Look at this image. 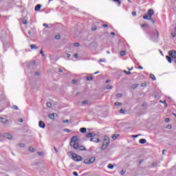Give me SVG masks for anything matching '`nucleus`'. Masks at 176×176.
I'll list each match as a JSON object with an SVG mask.
<instances>
[{
	"mask_svg": "<svg viewBox=\"0 0 176 176\" xmlns=\"http://www.w3.org/2000/svg\"><path fill=\"white\" fill-rule=\"evenodd\" d=\"M70 146L74 149H78V151H86V148L83 146H79V138L78 136H74L71 139Z\"/></svg>",
	"mask_w": 176,
	"mask_h": 176,
	"instance_id": "obj_1",
	"label": "nucleus"
},
{
	"mask_svg": "<svg viewBox=\"0 0 176 176\" xmlns=\"http://www.w3.org/2000/svg\"><path fill=\"white\" fill-rule=\"evenodd\" d=\"M155 14V11L153 10H148L146 14H144L143 16L144 20H149L150 21H152L153 24H155V20L152 17Z\"/></svg>",
	"mask_w": 176,
	"mask_h": 176,
	"instance_id": "obj_2",
	"label": "nucleus"
},
{
	"mask_svg": "<svg viewBox=\"0 0 176 176\" xmlns=\"http://www.w3.org/2000/svg\"><path fill=\"white\" fill-rule=\"evenodd\" d=\"M168 56H166V58L167 60V61L168 63H170V64H171V63H173L172 60H175L176 59V51L175 50H170L168 52Z\"/></svg>",
	"mask_w": 176,
	"mask_h": 176,
	"instance_id": "obj_3",
	"label": "nucleus"
},
{
	"mask_svg": "<svg viewBox=\"0 0 176 176\" xmlns=\"http://www.w3.org/2000/svg\"><path fill=\"white\" fill-rule=\"evenodd\" d=\"M109 138L105 136L104 139V142L103 144L101 146V151H105V149H107V148H108L109 145Z\"/></svg>",
	"mask_w": 176,
	"mask_h": 176,
	"instance_id": "obj_4",
	"label": "nucleus"
},
{
	"mask_svg": "<svg viewBox=\"0 0 176 176\" xmlns=\"http://www.w3.org/2000/svg\"><path fill=\"white\" fill-rule=\"evenodd\" d=\"M72 159H73L74 162H82V160H83V158L80 157V155L74 153H72Z\"/></svg>",
	"mask_w": 176,
	"mask_h": 176,
	"instance_id": "obj_5",
	"label": "nucleus"
},
{
	"mask_svg": "<svg viewBox=\"0 0 176 176\" xmlns=\"http://www.w3.org/2000/svg\"><path fill=\"white\" fill-rule=\"evenodd\" d=\"M96 162V157H92L90 159H85L84 160L85 164H93Z\"/></svg>",
	"mask_w": 176,
	"mask_h": 176,
	"instance_id": "obj_6",
	"label": "nucleus"
},
{
	"mask_svg": "<svg viewBox=\"0 0 176 176\" xmlns=\"http://www.w3.org/2000/svg\"><path fill=\"white\" fill-rule=\"evenodd\" d=\"M3 137L4 138H7V140H13V135L8 133H4Z\"/></svg>",
	"mask_w": 176,
	"mask_h": 176,
	"instance_id": "obj_7",
	"label": "nucleus"
},
{
	"mask_svg": "<svg viewBox=\"0 0 176 176\" xmlns=\"http://www.w3.org/2000/svg\"><path fill=\"white\" fill-rule=\"evenodd\" d=\"M90 141L91 142H95L96 144H98L99 142H100V139L97 138H91L90 139Z\"/></svg>",
	"mask_w": 176,
	"mask_h": 176,
	"instance_id": "obj_8",
	"label": "nucleus"
},
{
	"mask_svg": "<svg viewBox=\"0 0 176 176\" xmlns=\"http://www.w3.org/2000/svg\"><path fill=\"white\" fill-rule=\"evenodd\" d=\"M38 127H40L41 129H45V127H46V124H45V122H43V121H39Z\"/></svg>",
	"mask_w": 176,
	"mask_h": 176,
	"instance_id": "obj_9",
	"label": "nucleus"
},
{
	"mask_svg": "<svg viewBox=\"0 0 176 176\" xmlns=\"http://www.w3.org/2000/svg\"><path fill=\"white\" fill-rule=\"evenodd\" d=\"M86 137H87V138H93V137H96V133H89L86 135Z\"/></svg>",
	"mask_w": 176,
	"mask_h": 176,
	"instance_id": "obj_10",
	"label": "nucleus"
},
{
	"mask_svg": "<svg viewBox=\"0 0 176 176\" xmlns=\"http://www.w3.org/2000/svg\"><path fill=\"white\" fill-rule=\"evenodd\" d=\"M0 123H3V124H5V123H8V120L5 118H0Z\"/></svg>",
	"mask_w": 176,
	"mask_h": 176,
	"instance_id": "obj_11",
	"label": "nucleus"
},
{
	"mask_svg": "<svg viewBox=\"0 0 176 176\" xmlns=\"http://www.w3.org/2000/svg\"><path fill=\"white\" fill-rule=\"evenodd\" d=\"M41 8H42V6L41 4H38L36 6L34 10L36 12H39V10H41Z\"/></svg>",
	"mask_w": 176,
	"mask_h": 176,
	"instance_id": "obj_12",
	"label": "nucleus"
},
{
	"mask_svg": "<svg viewBox=\"0 0 176 176\" xmlns=\"http://www.w3.org/2000/svg\"><path fill=\"white\" fill-rule=\"evenodd\" d=\"M87 131V129H86V128H81L80 129V133H82V134L86 133V131Z\"/></svg>",
	"mask_w": 176,
	"mask_h": 176,
	"instance_id": "obj_13",
	"label": "nucleus"
},
{
	"mask_svg": "<svg viewBox=\"0 0 176 176\" xmlns=\"http://www.w3.org/2000/svg\"><path fill=\"white\" fill-rule=\"evenodd\" d=\"M30 47H31L32 50H36V49H38V47L35 44L31 45Z\"/></svg>",
	"mask_w": 176,
	"mask_h": 176,
	"instance_id": "obj_14",
	"label": "nucleus"
},
{
	"mask_svg": "<svg viewBox=\"0 0 176 176\" xmlns=\"http://www.w3.org/2000/svg\"><path fill=\"white\" fill-rule=\"evenodd\" d=\"M139 142H140V144H146V140H145V139H140Z\"/></svg>",
	"mask_w": 176,
	"mask_h": 176,
	"instance_id": "obj_15",
	"label": "nucleus"
},
{
	"mask_svg": "<svg viewBox=\"0 0 176 176\" xmlns=\"http://www.w3.org/2000/svg\"><path fill=\"white\" fill-rule=\"evenodd\" d=\"M113 1V2H116V3H117V5L118 6H120V4L122 3V2L120 1V0H112Z\"/></svg>",
	"mask_w": 176,
	"mask_h": 176,
	"instance_id": "obj_16",
	"label": "nucleus"
},
{
	"mask_svg": "<svg viewBox=\"0 0 176 176\" xmlns=\"http://www.w3.org/2000/svg\"><path fill=\"white\" fill-rule=\"evenodd\" d=\"M150 78L151 79H152L153 80H156V77L155 76V75L151 74H150Z\"/></svg>",
	"mask_w": 176,
	"mask_h": 176,
	"instance_id": "obj_17",
	"label": "nucleus"
},
{
	"mask_svg": "<svg viewBox=\"0 0 176 176\" xmlns=\"http://www.w3.org/2000/svg\"><path fill=\"white\" fill-rule=\"evenodd\" d=\"M22 23L23 24L27 25L28 23V22L27 21V19L25 18H23L22 19Z\"/></svg>",
	"mask_w": 176,
	"mask_h": 176,
	"instance_id": "obj_18",
	"label": "nucleus"
},
{
	"mask_svg": "<svg viewBox=\"0 0 176 176\" xmlns=\"http://www.w3.org/2000/svg\"><path fill=\"white\" fill-rule=\"evenodd\" d=\"M82 105H87L89 104V101L87 100H84L81 102Z\"/></svg>",
	"mask_w": 176,
	"mask_h": 176,
	"instance_id": "obj_19",
	"label": "nucleus"
},
{
	"mask_svg": "<svg viewBox=\"0 0 176 176\" xmlns=\"http://www.w3.org/2000/svg\"><path fill=\"white\" fill-rule=\"evenodd\" d=\"M19 148H24L25 146V144L24 143H19Z\"/></svg>",
	"mask_w": 176,
	"mask_h": 176,
	"instance_id": "obj_20",
	"label": "nucleus"
},
{
	"mask_svg": "<svg viewBox=\"0 0 176 176\" xmlns=\"http://www.w3.org/2000/svg\"><path fill=\"white\" fill-rule=\"evenodd\" d=\"M118 137H119V135L114 134V135L112 136V138H113V140H117V139H118Z\"/></svg>",
	"mask_w": 176,
	"mask_h": 176,
	"instance_id": "obj_21",
	"label": "nucleus"
},
{
	"mask_svg": "<svg viewBox=\"0 0 176 176\" xmlns=\"http://www.w3.org/2000/svg\"><path fill=\"white\" fill-rule=\"evenodd\" d=\"M115 105L116 107H120V105H122V103L120 102H117L115 103Z\"/></svg>",
	"mask_w": 176,
	"mask_h": 176,
	"instance_id": "obj_22",
	"label": "nucleus"
},
{
	"mask_svg": "<svg viewBox=\"0 0 176 176\" xmlns=\"http://www.w3.org/2000/svg\"><path fill=\"white\" fill-rule=\"evenodd\" d=\"M138 87V84H133L132 85V89H137Z\"/></svg>",
	"mask_w": 176,
	"mask_h": 176,
	"instance_id": "obj_23",
	"label": "nucleus"
},
{
	"mask_svg": "<svg viewBox=\"0 0 176 176\" xmlns=\"http://www.w3.org/2000/svg\"><path fill=\"white\" fill-rule=\"evenodd\" d=\"M107 167L108 168H110V170H112V168H113V165L112 164H109Z\"/></svg>",
	"mask_w": 176,
	"mask_h": 176,
	"instance_id": "obj_24",
	"label": "nucleus"
},
{
	"mask_svg": "<svg viewBox=\"0 0 176 176\" xmlns=\"http://www.w3.org/2000/svg\"><path fill=\"white\" fill-rule=\"evenodd\" d=\"M120 113H122V114H124L126 113V110L123 109H121L120 110Z\"/></svg>",
	"mask_w": 176,
	"mask_h": 176,
	"instance_id": "obj_25",
	"label": "nucleus"
},
{
	"mask_svg": "<svg viewBox=\"0 0 176 176\" xmlns=\"http://www.w3.org/2000/svg\"><path fill=\"white\" fill-rule=\"evenodd\" d=\"M49 118H50V119H54V113L50 114Z\"/></svg>",
	"mask_w": 176,
	"mask_h": 176,
	"instance_id": "obj_26",
	"label": "nucleus"
},
{
	"mask_svg": "<svg viewBox=\"0 0 176 176\" xmlns=\"http://www.w3.org/2000/svg\"><path fill=\"white\" fill-rule=\"evenodd\" d=\"M120 174L121 175H124V174H126V170H122V171L120 172Z\"/></svg>",
	"mask_w": 176,
	"mask_h": 176,
	"instance_id": "obj_27",
	"label": "nucleus"
},
{
	"mask_svg": "<svg viewBox=\"0 0 176 176\" xmlns=\"http://www.w3.org/2000/svg\"><path fill=\"white\" fill-rule=\"evenodd\" d=\"M140 136H141V134L132 135L133 138H138V137H140Z\"/></svg>",
	"mask_w": 176,
	"mask_h": 176,
	"instance_id": "obj_28",
	"label": "nucleus"
},
{
	"mask_svg": "<svg viewBox=\"0 0 176 176\" xmlns=\"http://www.w3.org/2000/svg\"><path fill=\"white\" fill-rule=\"evenodd\" d=\"M160 102H161L162 104H164L165 107H167V103H166V100H160Z\"/></svg>",
	"mask_w": 176,
	"mask_h": 176,
	"instance_id": "obj_29",
	"label": "nucleus"
},
{
	"mask_svg": "<svg viewBox=\"0 0 176 176\" xmlns=\"http://www.w3.org/2000/svg\"><path fill=\"white\" fill-rule=\"evenodd\" d=\"M29 151H30V152H35V149L32 147H30Z\"/></svg>",
	"mask_w": 176,
	"mask_h": 176,
	"instance_id": "obj_30",
	"label": "nucleus"
},
{
	"mask_svg": "<svg viewBox=\"0 0 176 176\" xmlns=\"http://www.w3.org/2000/svg\"><path fill=\"white\" fill-rule=\"evenodd\" d=\"M63 131H65V133H71V130H69V129H65Z\"/></svg>",
	"mask_w": 176,
	"mask_h": 176,
	"instance_id": "obj_31",
	"label": "nucleus"
},
{
	"mask_svg": "<svg viewBox=\"0 0 176 176\" xmlns=\"http://www.w3.org/2000/svg\"><path fill=\"white\" fill-rule=\"evenodd\" d=\"M87 80L89 81H91V80H93V78L91 76H88V77H87Z\"/></svg>",
	"mask_w": 176,
	"mask_h": 176,
	"instance_id": "obj_32",
	"label": "nucleus"
},
{
	"mask_svg": "<svg viewBox=\"0 0 176 176\" xmlns=\"http://www.w3.org/2000/svg\"><path fill=\"white\" fill-rule=\"evenodd\" d=\"M121 56H126V51H121Z\"/></svg>",
	"mask_w": 176,
	"mask_h": 176,
	"instance_id": "obj_33",
	"label": "nucleus"
},
{
	"mask_svg": "<svg viewBox=\"0 0 176 176\" xmlns=\"http://www.w3.org/2000/svg\"><path fill=\"white\" fill-rule=\"evenodd\" d=\"M47 107L48 108H52V103L47 102Z\"/></svg>",
	"mask_w": 176,
	"mask_h": 176,
	"instance_id": "obj_34",
	"label": "nucleus"
},
{
	"mask_svg": "<svg viewBox=\"0 0 176 176\" xmlns=\"http://www.w3.org/2000/svg\"><path fill=\"white\" fill-rule=\"evenodd\" d=\"M37 155H38V156H42L43 155V152L39 151L37 153Z\"/></svg>",
	"mask_w": 176,
	"mask_h": 176,
	"instance_id": "obj_35",
	"label": "nucleus"
},
{
	"mask_svg": "<svg viewBox=\"0 0 176 176\" xmlns=\"http://www.w3.org/2000/svg\"><path fill=\"white\" fill-rule=\"evenodd\" d=\"M12 109H15L16 111L19 110V107L17 106H12Z\"/></svg>",
	"mask_w": 176,
	"mask_h": 176,
	"instance_id": "obj_36",
	"label": "nucleus"
},
{
	"mask_svg": "<svg viewBox=\"0 0 176 176\" xmlns=\"http://www.w3.org/2000/svg\"><path fill=\"white\" fill-rule=\"evenodd\" d=\"M124 74H126V75H130V74H131V72H127V71H126V70L124 71Z\"/></svg>",
	"mask_w": 176,
	"mask_h": 176,
	"instance_id": "obj_37",
	"label": "nucleus"
},
{
	"mask_svg": "<svg viewBox=\"0 0 176 176\" xmlns=\"http://www.w3.org/2000/svg\"><path fill=\"white\" fill-rule=\"evenodd\" d=\"M34 75L36 76H39V75H41V73H39L38 72H36L34 73Z\"/></svg>",
	"mask_w": 176,
	"mask_h": 176,
	"instance_id": "obj_38",
	"label": "nucleus"
},
{
	"mask_svg": "<svg viewBox=\"0 0 176 176\" xmlns=\"http://www.w3.org/2000/svg\"><path fill=\"white\" fill-rule=\"evenodd\" d=\"M106 89L108 90V89H112V86H111V85H107V86H106Z\"/></svg>",
	"mask_w": 176,
	"mask_h": 176,
	"instance_id": "obj_39",
	"label": "nucleus"
},
{
	"mask_svg": "<svg viewBox=\"0 0 176 176\" xmlns=\"http://www.w3.org/2000/svg\"><path fill=\"white\" fill-rule=\"evenodd\" d=\"M79 43H74V46L76 47H79Z\"/></svg>",
	"mask_w": 176,
	"mask_h": 176,
	"instance_id": "obj_40",
	"label": "nucleus"
},
{
	"mask_svg": "<svg viewBox=\"0 0 176 176\" xmlns=\"http://www.w3.org/2000/svg\"><path fill=\"white\" fill-rule=\"evenodd\" d=\"M172 36H173V38H175V36H176V32H172Z\"/></svg>",
	"mask_w": 176,
	"mask_h": 176,
	"instance_id": "obj_41",
	"label": "nucleus"
},
{
	"mask_svg": "<svg viewBox=\"0 0 176 176\" xmlns=\"http://www.w3.org/2000/svg\"><path fill=\"white\" fill-rule=\"evenodd\" d=\"M43 27H45V28H49V25H47V23H44Z\"/></svg>",
	"mask_w": 176,
	"mask_h": 176,
	"instance_id": "obj_42",
	"label": "nucleus"
},
{
	"mask_svg": "<svg viewBox=\"0 0 176 176\" xmlns=\"http://www.w3.org/2000/svg\"><path fill=\"white\" fill-rule=\"evenodd\" d=\"M146 87V83L143 82L142 83V87Z\"/></svg>",
	"mask_w": 176,
	"mask_h": 176,
	"instance_id": "obj_43",
	"label": "nucleus"
},
{
	"mask_svg": "<svg viewBox=\"0 0 176 176\" xmlns=\"http://www.w3.org/2000/svg\"><path fill=\"white\" fill-rule=\"evenodd\" d=\"M40 53H41V54L42 55L43 57H45V54L43 53V50H41V51L40 52Z\"/></svg>",
	"mask_w": 176,
	"mask_h": 176,
	"instance_id": "obj_44",
	"label": "nucleus"
},
{
	"mask_svg": "<svg viewBox=\"0 0 176 176\" xmlns=\"http://www.w3.org/2000/svg\"><path fill=\"white\" fill-rule=\"evenodd\" d=\"M19 122L20 123H23V122H24V120H23V118H19Z\"/></svg>",
	"mask_w": 176,
	"mask_h": 176,
	"instance_id": "obj_45",
	"label": "nucleus"
},
{
	"mask_svg": "<svg viewBox=\"0 0 176 176\" xmlns=\"http://www.w3.org/2000/svg\"><path fill=\"white\" fill-rule=\"evenodd\" d=\"M145 27H148V24H143V25H142V28H144Z\"/></svg>",
	"mask_w": 176,
	"mask_h": 176,
	"instance_id": "obj_46",
	"label": "nucleus"
},
{
	"mask_svg": "<svg viewBox=\"0 0 176 176\" xmlns=\"http://www.w3.org/2000/svg\"><path fill=\"white\" fill-rule=\"evenodd\" d=\"M99 63H105V59H100Z\"/></svg>",
	"mask_w": 176,
	"mask_h": 176,
	"instance_id": "obj_47",
	"label": "nucleus"
},
{
	"mask_svg": "<svg viewBox=\"0 0 176 176\" xmlns=\"http://www.w3.org/2000/svg\"><path fill=\"white\" fill-rule=\"evenodd\" d=\"M73 175L79 176V174H78L76 172H74Z\"/></svg>",
	"mask_w": 176,
	"mask_h": 176,
	"instance_id": "obj_48",
	"label": "nucleus"
},
{
	"mask_svg": "<svg viewBox=\"0 0 176 176\" xmlns=\"http://www.w3.org/2000/svg\"><path fill=\"white\" fill-rule=\"evenodd\" d=\"M63 123H69V121L68 120H65L63 121Z\"/></svg>",
	"mask_w": 176,
	"mask_h": 176,
	"instance_id": "obj_49",
	"label": "nucleus"
},
{
	"mask_svg": "<svg viewBox=\"0 0 176 176\" xmlns=\"http://www.w3.org/2000/svg\"><path fill=\"white\" fill-rule=\"evenodd\" d=\"M55 39H60V35L55 36Z\"/></svg>",
	"mask_w": 176,
	"mask_h": 176,
	"instance_id": "obj_50",
	"label": "nucleus"
},
{
	"mask_svg": "<svg viewBox=\"0 0 176 176\" xmlns=\"http://www.w3.org/2000/svg\"><path fill=\"white\" fill-rule=\"evenodd\" d=\"M132 15H133V16H137V12H132Z\"/></svg>",
	"mask_w": 176,
	"mask_h": 176,
	"instance_id": "obj_51",
	"label": "nucleus"
},
{
	"mask_svg": "<svg viewBox=\"0 0 176 176\" xmlns=\"http://www.w3.org/2000/svg\"><path fill=\"white\" fill-rule=\"evenodd\" d=\"M74 57H75V58H78V57H79V56L78 55V54H75Z\"/></svg>",
	"mask_w": 176,
	"mask_h": 176,
	"instance_id": "obj_52",
	"label": "nucleus"
},
{
	"mask_svg": "<svg viewBox=\"0 0 176 176\" xmlns=\"http://www.w3.org/2000/svg\"><path fill=\"white\" fill-rule=\"evenodd\" d=\"M66 57H67V58H69V57H71V54H67L66 55Z\"/></svg>",
	"mask_w": 176,
	"mask_h": 176,
	"instance_id": "obj_53",
	"label": "nucleus"
},
{
	"mask_svg": "<svg viewBox=\"0 0 176 176\" xmlns=\"http://www.w3.org/2000/svg\"><path fill=\"white\" fill-rule=\"evenodd\" d=\"M166 152H167V151L163 150V151H162V155H165Z\"/></svg>",
	"mask_w": 176,
	"mask_h": 176,
	"instance_id": "obj_54",
	"label": "nucleus"
},
{
	"mask_svg": "<svg viewBox=\"0 0 176 176\" xmlns=\"http://www.w3.org/2000/svg\"><path fill=\"white\" fill-rule=\"evenodd\" d=\"M103 27H104V28H107L108 27V25H107V24H103Z\"/></svg>",
	"mask_w": 176,
	"mask_h": 176,
	"instance_id": "obj_55",
	"label": "nucleus"
},
{
	"mask_svg": "<svg viewBox=\"0 0 176 176\" xmlns=\"http://www.w3.org/2000/svg\"><path fill=\"white\" fill-rule=\"evenodd\" d=\"M54 151H55V152L57 153V152H58V151H57V148H56V147H54Z\"/></svg>",
	"mask_w": 176,
	"mask_h": 176,
	"instance_id": "obj_56",
	"label": "nucleus"
},
{
	"mask_svg": "<svg viewBox=\"0 0 176 176\" xmlns=\"http://www.w3.org/2000/svg\"><path fill=\"white\" fill-rule=\"evenodd\" d=\"M117 97H122V94H117Z\"/></svg>",
	"mask_w": 176,
	"mask_h": 176,
	"instance_id": "obj_57",
	"label": "nucleus"
},
{
	"mask_svg": "<svg viewBox=\"0 0 176 176\" xmlns=\"http://www.w3.org/2000/svg\"><path fill=\"white\" fill-rule=\"evenodd\" d=\"M106 83H111V80H107L106 81Z\"/></svg>",
	"mask_w": 176,
	"mask_h": 176,
	"instance_id": "obj_58",
	"label": "nucleus"
},
{
	"mask_svg": "<svg viewBox=\"0 0 176 176\" xmlns=\"http://www.w3.org/2000/svg\"><path fill=\"white\" fill-rule=\"evenodd\" d=\"M170 121V118H166V120H165V122H169Z\"/></svg>",
	"mask_w": 176,
	"mask_h": 176,
	"instance_id": "obj_59",
	"label": "nucleus"
},
{
	"mask_svg": "<svg viewBox=\"0 0 176 176\" xmlns=\"http://www.w3.org/2000/svg\"><path fill=\"white\" fill-rule=\"evenodd\" d=\"M96 30H97L96 28H92V31H96Z\"/></svg>",
	"mask_w": 176,
	"mask_h": 176,
	"instance_id": "obj_60",
	"label": "nucleus"
},
{
	"mask_svg": "<svg viewBox=\"0 0 176 176\" xmlns=\"http://www.w3.org/2000/svg\"><path fill=\"white\" fill-rule=\"evenodd\" d=\"M111 35L114 36L115 35V32H111Z\"/></svg>",
	"mask_w": 176,
	"mask_h": 176,
	"instance_id": "obj_61",
	"label": "nucleus"
},
{
	"mask_svg": "<svg viewBox=\"0 0 176 176\" xmlns=\"http://www.w3.org/2000/svg\"><path fill=\"white\" fill-rule=\"evenodd\" d=\"M133 67H131V68L129 69V71H133Z\"/></svg>",
	"mask_w": 176,
	"mask_h": 176,
	"instance_id": "obj_62",
	"label": "nucleus"
},
{
	"mask_svg": "<svg viewBox=\"0 0 176 176\" xmlns=\"http://www.w3.org/2000/svg\"><path fill=\"white\" fill-rule=\"evenodd\" d=\"M58 72H63V69H58Z\"/></svg>",
	"mask_w": 176,
	"mask_h": 176,
	"instance_id": "obj_63",
	"label": "nucleus"
},
{
	"mask_svg": "<svg viewBox=\"0 0 176 176\" xmlns=\"http://www.w3.org/2000/svg\"><path fill=\"white\" fill-rule=\"evenodd\" d=\"M168 129H171V125H168Z\"/></svg>",
	"mask_w": 176,
	"mask_h": 176,
	"instance_id": "obj_64",
	"label": "nucleus"
}]
</instances>
